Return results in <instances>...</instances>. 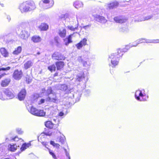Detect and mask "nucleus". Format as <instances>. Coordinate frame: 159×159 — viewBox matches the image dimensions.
Instances as JSON below:
<instances>
[{
  "label": "nucleus",
  "mask_w": 159,
  "mask_h": 159,
  "mask_svg": "<svg viewBox=\"0 0 159 159\" xmlns=\"http://www.w3.org/2000/svg\"><path fill=\"white\" fill-rule=\"evenodd\" d=\"M125 51V49H119L117 53H112L109 55L108 60L111 63V64H109V66L113 67L117 66L118 64L119 58L123 55V52Z\"/></svg>",
  "instance_id": "obj_1"
},
{
  "label": "nucleus",
  "mask_w": 159,
  "mask_h": 159,
  "mask_svg": "<svg viewBox=\"0 0 159 159\" xmlns=\"http://www.w3.org/2000/svg\"><path fill=\"white\" fill-rule=\"evenodd\" d=\"M36 7L33 1H26L20 4L19 9L22 13L30 11L35 9Z\"/></svg>",
  "instance_id": "obj_2"
},
{
  "label": "nucleus",
  "mask_w": 159,
  "mask_h": 159,
  "mask_svg": "<svg viewBox=\"0 0 159 159\" xmlns=\"http://www.w3.org/2000/svg\"><path fill=\"white\" fill-rule=\"evenodd\" d=\"M27 109L32 114L37 116H43L45 115V112L43 110H38L32 106L31 105L26 104Z\"/></svg>",
  "instance_id": "obj_3"
},
{
  "label": "nucleus",
  "mask_w": 159,
  "mask_h": 159,
  "mask_svg": "<svg viewBox=\"0 0 159 159\" xmlns=\"http://www.w3.org/2000/svg\"><path fill=\"white\" fill-rule=\"evenodd\" d=\"M135 96L136 99L140 101H146L148 98V96L145 93L144 89L137 90L135 94Z\"/></svg>",
  "instance_id": "obj_4"
},
{
  "label": "nucleus",
  "mask_w": 159,
  "mask_h": 159,
  "mask_svg": "<svg viewBox=\"0 0 159 159\" xmlns=\"http://www.w3.org/2000/svg\"><path fill=\"white\" fill-rule=\"evenodd\" d=\"M156 40H150L141 38L139 39L132 44H130L129 46H126L125 48L128 49L130 47H136L138 44L140 43L146 42L147 43H154Z\"/></svg>",
  "instance_id": "obj_5"
},
{
  "label": "nucleus",
  "mask_w": 159,
  "mask_h": 159,
  "mask_svg": "<svg viewBox=\"0 0 159 159\" xmlns=\"http://www.w3.org/2000/svg\"><path fill=\"white\" fill-rule=\"evenodd\" d=\"M77 60L81 63L84 67L87 68L90 67L91 63L88 61V58H85L83 56H79L78 57Z\"/></svg>",
  "instance_id": "obj_6"
},
{
  "label": "nucleus",
  "mask_w": 159,
  "mask_h": 159,
  "mask_svg": "<svg viewBox=\"0 0 159 159\" xmlns=\"http://www.w3.org/2000/svg\"><path fill=\"white\" fill-rule=\"evenodd\" d=\"M54 4L53 0H42L39 3L40 5L45 9H48L52 7Z\"/></svg>",
  "instance_id": "obj_7"
},
{
  "label": "nucleus",
  "mask_w": 159,
  "mask_h": 159,
  "mask_svg": "<svg viewBox=\"0 0 159 159\" xmlns=\"http://www.w3.org/2000/svg\"><path fill=\"white\" fill-rule=\"evenodd\" d=\"M113 20L116 23L122 24L126 22L127 20V18L123 16H119L115 17Z\"/></svg>",
  "instance_id": "obj_8"
},
{
  "label": "nucleus",
  "mask_w": 159,
  "mask_h": 159,
  "mask_svg": "<svg viewBox=\"0 0 159 159\" xmlns=\"http://www.w3.org/2000/svg\"><path fill=\"white\" fill-rule=\"evenodd\" d=\"M52 57L53 59L57 60H64L65 58V57L63 55L58 52H54L52 54Z\"/></svg>",
  "instance_id": "obj_9"
},
{
  "label": "nucleus",
  "mask_w": 159,
  "mask_h": 159,
  "mask_svg": "<svg viewBox=\"0 0 159 159\" xmlns=\"http://www.w3.org/2000/svg\"><path fill=\"white\" fill-rule=\"evenodd\" d=\"M46 101L47 102H53L56 104L58 103L59 102V99L56 94H53L52 95L48 96L46 98Z\"/></svg>",
  "instance_id": "obj_10"
},
{
  "label": "nucleus",
  "mask_w": 159,
  "mask_h": 159,
  "mask_svg": "<svg viewBox=\"0 0 159 159\" xmlns=\"http://www.w3.org/2000/svg\"><path fill=\"white\" fill-rule=\"evenodd\" d=\"M23 72L21 70H15L13 74V77L16 80H19L22 76Z\"/></svg>",
  "instance_id": "obj_11"
},
{
  "label": "nucleus",
  "mask_w": 159,
  "mask_h": 159,
  "mask_svg": "<svg viewBox=\"0 0 159 159\" xmlns=\"http://www.w3.org/2000/svg\"><path fill=\"white\" fill-rule=\"evenodd\" d=\"M77 33H74L73 34H70L68 36L64 39V42L65 44L67 46L70 43L72 42V39L74 37L76 36L77 35Z\"/></svg>",
  "instance_id": "obj_12"
},
{
  "label": "nucleus",
  "mask_w": 159,
  "mask_h": 159,
  "mask_svg": "<svg viewBox=\"0 0 159 159\" xmlns=\"http://www.w3.org/2000/svg\"><path fill=\"white\" fill-rule=\"evenodd\" d=\"M75 73L76 76V80L78 81H83L84 79V75L81 71H78V70H75Z\"/></svg>",
  "instance_id": "obj_13"
},
{
  "label": "nucleus",
  "mask_w": 159,
  "mask_h": 159,
  "mask_svg": "<svg viewBox=\"0 0 159 159\" xmlns=\"http://www.w3.org/2000/svg\"><path fill=\"white\" fill-rule=\"evenodd\" d=\"M93 16L95 20L100 23H104L107 21V20L103 16L98 15H93Z\"/></svg>",
  "instance_id": "obj_14"
},
{
  "label": "nucleus",
  "mask_w": 159,
  "mask_h": 159,
  "mask_svg": "<svg viewBox=\"0 0 159 159\" xmlns=\"http://www.w3.org/2000/svg\"><path fill=\"white\" fill-rule=\"evenodd\" d=\"M30 35L29 32L25 30H22L19 34V37L22 39H27Z\"/></svg>",
  "instance_id": "obj_15"
},
{
  "label": "nucleus",
  "mask_w": 159,
  "mask_h": 159,
  "mask_svg": "<svg viewBox=\"0 0 159 159\" xmlns=\"http://www.w3.org/2000/svg\"><path fill=\"white\" fill-rule=\"evenodd\" d=\"M26 93V91L25 89L21 90L18 94V99L20 101L23 100L25 98Z\"/></svg>",
  "instance_id": "obj_16"
},
{
  "label": "nucleus",
  "mask_w": 159,
  "mask_h": 159,
  "mask_svg": "<svg viewBox=\"0 0 159 159\" xmlns=\"http://www.w3.org/2000/svg\"><path fill=\"white\" fill-rule=\"evenodd\" d=\"M4 94L9 98V99H12L14 98V95L11 91L8 89H5L3 90Z\"/></svg>",
  "instance_id": "obj_17"
},
{
  "label": "nucleus",
  "mask_w": 159,
  "mask_h": 159,
  "mask_svg": "<svg viewBox=\"0 0 159 159\" xmlns=\"http://www.w3.org/2000/svg\"><path fill=\"white\" fill-rule=\"evenodd\" d=\"M119 5V3L118 2L115 1L112 2L107 4V7L109 9H113L116 8Z\"/></svg>",
  "instance_id": "obj_18"
},
{
  "label": "nucleus",
  "mask_w": 159,
  "mask_h": 159,
  "mask_svg": "<svg viewBox=\"0 0 159 159\" xmlns=\"http://www.w3.org/2000/svg\"><path fill=\"white\" fill-rule=\"evenodd\" d=\"M46 91V94L48 95H50L51 94H53L52 90L50 87H48V89L46 91L45 89L43 88L41 90V96H43L44 95V93H45Z\"/></svg>",
  "instance_id": "obj_19"
},
{
  "label": "nucleus",
  "mask_w": 159,
  "mask_h": 159,
  "mask_svg": "<svg viewBox=\"0 0 159 159\" xmlns=\"http://www.w3.org/2000/svg\"><path fill=\"white\" fill-rule=\"evenodd\" d=\"M60 90L65 92L66 93H70L72 89H69L67 85L65 84L60 85Z\"/></svg>",
  "instance_id": "obj_20"
},
{
  "label": "nucleus",
  "mask_w": 159,
  "mask_h": 159,
  "mask_svg": "<svg viewBox=\"0 0 159 159\" xmlns=\"http://www.w3.org/2000/svg\"><path fill=\"white\" fill-rule=\"evenodd\" d=\"M45 125L47 127L50 129L55 128L56 127V125L54 124L50 121L46 122Z\"/></svg>",
  "instance_id": "obj_21"
},
{
  "label": "nucleus",
  "mask_w": 159,
  "mask_h": 159,
  "mask_svg": "<svg viewBox=\"0 0 159 159\" xmlns=\"http://www.w3.org/2000/svg\"><path fill=\"white\" fill-rule=\"evenodd\" d=\"M74 6L77 9L83 7L84 4L83 3L80 1H76L74 2Z\"/></svg>",
  "instance_id": "obj_22"
},
{
  "label": "nucleus",
  "mask_w": 159,
  "mask_h": 159,
  "mask_svg": "<svg viewBox=\"0 0 159 159\" xmlns=\"http://www.w3.org/2000/svg\"><path fill=\"white\" fill-rule=\"evenodd\" d=\"M11 81L10 79H6L2 80L1 83V85L2 87H5L8 85Z\"/></svg>",
  "instance_id": "obj_23"
},
{
  "label": "nucleus",
  "mask_w": 159,
  "mask_h": 159,
  "mask_svg": "<svg viewBox=\"0 0 159 159\" xmlns=\"http://www.w3.org/2000/svg\"><path fill=\"white\" fill-rule=\"evenodd\" d=\"M31 40L34 43H37L40 42L42 39L41 37L38 35H34L31 38Z\"/></svg>",
  "instance_id": "obj_24"
},
{
  "label": "nucleus",
  "mask_w": 159,
  "mask_h": 159,
  "mask_svg": "<svg viewBox=\"0 0 159 159\" xmlns=\"http://www.w3.org/2000/svg\"><path fill=\"white\" fill-rule=\"evenodd\" d=\"M58 34L61 38H64L66 34V30L65 29H61L59 30Z\"/></svg>",
  "instance_id": "obj_25"
},
{
  "label": "nucleus",
  "mask_w": 159,
  "mask_h": 159,
  "mask_svg": "<svg viewBox=\"0 0 159 159\" xmlns=\"http://www.w3.org/2000/svg\"><path fill=\"white\" fill-rule=\"evenodd\" d=\"M57 69V70H60L63 68L64 66V63L63 61H58L56 63Z\"/></svg>",
  "instance_id": "obj_26"
},
{
  "label": "nucleus",
  "mask_w": 159,
  "mask_h": 159,
  "mask_svg": "<svg viewBox=\"0 0 159 159\" xmlns=\"http://www.w3.org/2000/svg\"><path fill=\"white\" fill-rule=\"evenodd\" d=\"M33 62L31 61H29L25 62L24 64V68L27 70L32 66Z\"/></svg>",
  "instance_id": "obj_27"
},
{
  "label": "nucleus",
  "mask_w": 159,
  "mask_h": 159,
  "mask_svg": "<svg viewBox=\"0 0 159 159\" xmlns=\"http://www.w3.org/2000/svg\"><path fill=\"white\" fill-rule=\"evenodd\" d=\"M31 144L30 143H23L20 149L21 151H24L25 149L31 146Z\"/></svg>",
  "instance_id": "obj_28"
},
{
  "label": "nucleus",
  "mask_w": 159,
  "mask_h": 159,
  "mask_svg": "<svg viewBox=\"0 0 159 159\" xmlns=\"http://www.w3.org/2000/svg\"><path fill=\"white\" fill-rule=\"evenodd\" d=\"M17 148V146L16 144H10L8 145V149L9 151L12 152H14Z\"/></svg>",
  "instance_id": "obj_29"
},
{
  "label": "nucleus",
  "mask_w": 159,
  "mask_h": 159,
  "mask_svg": "<svg viewBox=\"0 0 159 159\" xmlns=\"http://www.w3.org/2000/svg\"><path fill=\"white\" fill-rule=\"evenodd\" d=\"M48 25L46 24L43 23H42L39 26V28L41 30H46L48 28Z\"/></svg>",
  "instance_id": "obj_30"
},
{
  "label": "nucleus",
  "mask_w": 159,
  "mask_h": 159,
  "mask_svg": "<svg viewBox=\"0 0 159 159\" xmlns=\"http://www.w3.org/2000/svg\"><path fill=\"white\" fill-rule=\"evenodd\" d=\"M84 18V16L83 14L80 12H78L76 15V18L77 23L79 24V21L81 19Z\"/></svg>",
  "instance_id": "obj_31"
},
{
  "label": "nucleus",
  "mask_w": 159,
  "mask_h": 159,
  "mask_svg": "<svg viewBox=\"0 0 159 159\" xmlns=\"http://www.w3.org/2000/svg\"><path fill=\"white\" fill-rule=\"evenodd\" d=\"M0 51L1 54L4 57H7L8 53L6 50L4 48H2L0 49Z\"/></svg>",
  "instance_id": "obj_32"
},
{
  "label": "nucleus",
  "mask_w": 159,
  "mask_h": 159,
  "mask_svg": "<svg viewBox=\"0 0 159 159\" xmlns=\"http://www.w3.org/2000/svg\"><path fill=\"white\" fill-rule=\"evenodd\" d=\"M22 50V48L20 46H19L15 49L13 52V54L14 55H18L20 54Z\"/></svg>",
  "instance_id": "obj_33"
},
{
  "label": "nucleus",
  "mask_w": 159,
  "mask_h": 159,
  "mask_svg": "<svg viewBox=\"0 0 159 159\" xmlns=\"http://www.w3.org/2000/svg\"><path fill=\"white\" fill-rule=\"evenodd\" d=\"M152 16H150V15L148 16L145 17V18L142 17V18H141L139 19H138L137 20V21L139 22V21H144L145 20H149L150 19H151V18L152 17Z\"/></svg>",
  "instance_id": "obj_34"
},
{
  "label": "nucleus",
  "mask_w": 159,
  "mask_h": 159,
  "mask_svg": "<svg viewBox=\"0 0 159 159\" xmlns=\"http://www.w3.org/2000/svg\"><path fill=\"white\" fill-rule=\"evenodd\" d=\"M78 25V23L75 25L74 27L73 26L68 25L67 26V28L68 29L71 31H74L77 29Z\"/></svg>",
  "instance_id": "obj_35"
},
{
  "label": "nucleus",
  "mask_w": 159,
  "mask_h": 159,
  "mask_svg": "<svg viewBox=\"0 0 159 159\" xmlns=\"http://www.w3.org/2000/svg\"><path fill=\"white\" fill-rule=\"evenodd\" d=\"M56 66L55 65H52L48 67V69L51 72L53 71H55L56 70Z\"/></svg>",
  "instance_id": "obj_36"
},
{
  "label": "nucleus",
  "mask_w": 159,
  "mask_h": 159,
  "mask_svg": "<svg viewBox=\"0 0 159 159\" xmlns=\"http://www.w3.org/2000/svg\"><path fill=\"white\" fill-rule=\"evenodd\" d=\"M68 113L67 109H65V110L63 111H61L59 113V115L60 116H62L64 114L66 115Z\"/></svg>",
  "instance_id": "obj_37"
},
{
  "label": "nucleus",
  "mask_w": 159,
  "mask_h": 159,
  "mask_svg": "<svg viewBox=\"0 0 159 159\" xmlns=\"http://www.w3.org/2000/svg\"><path fill=\"white\" fill-rule=\"evenodd\" d=\"M129 30L128 28L126 27H123V28H120L119 29L120 31L123 32H128Z\"/></svg>",
  "instance_id": "obj_38"
},
{
  "label": "nucleus",
  "mask_w": 159,
  "mask_h": 159,
  "mask_svg": "<svg viewBox=\"0 0 159 159\" xmlns=\"http://www.w3.org/2000/svg\"><path fill=\"white\" fill-rule=\"evenodd\" d=\"M60 40L59 38L58 37H55L54 38V40L55 41V44L56 46H58L59 43V40Z\"/></svg>",
  "instance_id": "obj_39"
},
{
  "label": "nucleus",
  "mask_w": 159,
  "mask_h": 159,
  "mask_svg": "<svg viewBox=\"0 0 159 159\" xmlns=\"http://www.w3.org/2000/svg\"><path fill=\"white\" fill-rule=\"evenodd\" d=\"M65 137L64 135L62 136H61L59 139L58 141L61 142L62 144H64L65 142Z\"/></svg>",
  "instance_id": "obj_40"
},
{
  "label": "nucleus",
  "mask_w": 159,
  "mask_h": 159,
  "mask_svg": "<svg viewBox=\"0 0 159 159\" xmlns=\"http://www.w3.org/2000/svg\"><path fill=\"white\" fill-rule=\"evenodd\" d=\"M87 39H86L84 38L82 40H81L80 42V43L83 46H85L87 44Z\"/></svg>",
  "instance_id": "obj_41"
},
{
  "label": "nucleus",
  "mask_w": 159,
  "mask_h": 159,
  "mask_svg": "<svg viewBox=\"0 0 159 159\" xmlns=\"http://www.w3.org/2000/svg\"><path fill=\"white\" fill-rule=\"evenodd\" d=\"M12 142L13 141H20L21 142H23V140L21 138H19L17 137L16 136L14 138H12Z\"/></svg>",
  "instance_id": "obj_42"
},
{
  "label": "nucleus",
  "mask_w": 159,
  "mask_h": 159,
  "mask_svg": "<svg viewBox=\"0 0 159 159\" xmlns=\"http://www.w3.org/2000/svg\"><path fill=\"white\" fill-rule=\"evenodd\" d=\"M12 138L11 137V135L9 134L6 137L5 141L6 142L10 141L12 142Z\"/></svg>",
  "instance_id": "obj_43"
},
{
  "label": "nucleus",
  "mask_w": 159,
  "mask_h": 159,
  "mask_svg": "<svg viewBox=\"0 0 159 159\" xmlns=\"http://www.w3.org/2000/svg\"><path fill=\"white\" fill-rule=\"evenodd\" d=\"M49 152L50 154L52 156V157L54 159H57L55 154L53 153L52 151L49 149Z\"/></svg>",
  "instance_id": "obj_44"
},
{
  "label": "nucleus",
  "mask_w": 159,
  "mask_h": 159,
  "mask_svg": "<svg viewBox=\"0 0 159 159\" xmlns=\"http://www.w3.org/2000/svg\"><path fill=\"white\" fill-rule=\"evenodd\" d=\"M68 17L67 14H63L61 15L60 18L62 20H65Z\"/></svg>",
  "instance_id": "obj_45"
},
{
  "label": "nucleus",
  "mask_w": 159,
  "mask_h": 159,
  "mask_svg": "<svg viewBox=\"0 0 159 159\" xmlns=\"http://www.w3.org/2000/svg\"><path fill=\"white\" fill-rule=\"evenodd\" d=\"M16 131L18 134H21L23 133V131L22 130V129L20 128H17L16 129Z\"/></svg>",
  "instance_id": "obj_46"
},
{
  "label": "nucleus",
  "mask_w": 159,
  "mask_h": 159,
  "mask_svg": "<svg viewBox=\"0 0 159 159\" xmlns=\"http://www.w3.org/2000/svg\"><path fill=\"white\" fill-rule=\"evenodd\" d=\"M11 68L9 66H8L6 68L2 67L0 68V72L1 71H7L9 70Z\"/></svg>",
  "instance_id": "obj_47"
},
{
  "label": "nucleus",
  "mask_w": 159,
  "mask_h": 159,
  "mask_svg": "<svg viewBox=\"0 0 159 159\" xmlns=\"http://www.w3.org/2000/svg\"><path fill=\"white\" fill-rule=\"evenodd\" d=\"M76 46L78 49H80L83 47V45L79 42L76 44Z\"/></svg>",
  "instance_id": "obj_48"
},
{
  "label": "nucleus",
  "mask_w": 159,
  "mask_h": 159,
  "mask_svg": "<svg viewBox=\"0 0 159 159\" xmlns=\"http://www.w3.org/2000/svg\"><path fill=\"white\" fill-rule=\"evenodd\" d=\"M4 150H3L2 151H1V149H0V156H2L4 155L5 153L4 152L5 149L6 148V147L5 146H4Z\"/></svg>",
  "instance_id": "obj_49"
},
{
  "label": "nucleus",
  "mask_w": 159,
  "mask_h": 159,
  "mask_svg": "<svg viewBox=\"0 0 159 159\" xmlns=\"http://www.w3.org/2000/svg\"><path fill=\"white\" fill-rule=\"evenodd\" d=\"M90 93V91L89 89L86 90L85 91V95L86 96L89 95Z\"/></svg>",
  "instance_id": "obj_50"
},
{
  "label": "nucleus",
  "mask_w": 159,
  "mask_h": 159,
  "mask_svg": "<svg viewBox=\"0 0 159 159\" xmlns=\"http://www.w3.org/2000/svg\"><path fill=\"white\" fill-rule=\"evenodd\" d=\"M41 143L42 144V145L45 146L46 148H47L49 149L47 147V146H48V143L47 142H41Z\"/></svg>",
  "instance_id": "obj_51"
},
{
  "label": "nucleus",
  "mask_w": 159,
  "mask_h": 159,
  "mask_svg": "<svg viewBox=\"0 0 159 159\" xmlns=\"http://www.w3.org/2000/svg\"><path fill=\"white\" fill-rule=\"evenodd\" d=\"M45 100L44 99H41L38 102V104L39 105L41 104L42 103H44L45 102Z\"/></svg>",
  "instance_id": "obj_52"
},
{
  "label": "nucleus",
  "mask_w": 159,
  "mask_h": 159,
  "mask_svg": "<svg viewBox=\"0 0 159 159\" xmlns=\"http://www.w3.org/2000/svg\"><path fill=\"white\" fill-rule=\"evenodd\" d=\"M0 99L1 100L4 101L6 99V98L2 95H0Z\"/></svg>",
  "instance_id": "obj_53"
},
{
  "label": "nucleus",
  "mask_w": 159,
  "mask_h": 159,
  "mask_svg": "<svg viewBox=\"0 0 159 159\" xmlns=\"http://www.w3.org/2000/svg\"><path fill=\"white\" fill-rule=\"evenodd\" d=\"M6 75V74L5 72H3L0 74V80L1 78H2Z\"/></svg>",
  "instance_id": "obj_54"
},
{
  "label": "nucleus",
  "mask_w": 159,
  "mask_h": 159,
  "mask_svg": "<svg viewBox=\"0 0 159 159\" xmlns=\"http://www.w3.org/2000/svg\"><path fill=\"white\" fill-rule=\"evenodd\" d=\"M65 154L66 156L68 158V159H70L69 152H66Z\"/></svg>",
  "instance_id": "obj_55"
},
{
  "label": "nucleus",
  "mask_w": 159,
  "mask_h": 159,
  "mask_svg": "<svg viewBox=\"0 0 159 159\" xmlns=\"http://www.w3.org/2000/svg\"><path fill=\"white\" fill-rule=\"evenodd\" d=\"M7 19L8 22H10V21L11 20V18L10 16H9L7 15Z\"/></svg>",
  "instance_id": "obj_56"
},
{
  "label": "nucleus",
  "mask_w": 159,
  "mask_h": 159,
  "mask_svg": "<svg viewBox=\"0 0 159 159\" xmlns=\"http://www.w3.org/2000/svg\"><path fill=\"white\" fill-rule=\"evenodd\" d=\"M56 143H55L53 141H50V144L53 145V146H54Z\"/></svg>",
  "instance_id": "obj_57"
},
{
  "label": "nucleus",
  "mask_w": 159,
  "mask_h": 159,
  "mask_svg": "<svg viewBox=\"0 0 159 159\" xmlns=\"http://www.w3.org/2000/svg\"><path fill=\"white\" fill-rule=\"evenodd\" d=\"M60 145L58 143H56L54 147H56V148H58L59 147Z\"/></svg>",
  "instance_id": "obj_58"
},
{
  "label": "nucleus",
  "mask_w": 159,
  "mask_h": 159,
  "mask_svg": "<svg viewBox=\"0 0 159 159\" xmlns=\"http://www.w3.org/2000/svg\"><path fill=\"white\" fill-rule=\"evenodd\" d=\"M156 40L155 42L154 43H159V40L157 39V40Z\"/></svg>",
  "instance_id": "obj_59"
},
{
  "label": "nucleus",
  "mask_w": 159,
  "mask_h": 159,
  "mask_svg": "<svg viewBox=\"0 0 159 159\" xmlns=\"http://www.w3.org/2000/svg\"><path fill=\"white\" fill-rule=\"evenodd\" d=\"M63 149H64V151H65V153H66V152H68L67 151L66 149V148H63Z\"/></svg>",
  "instance_id": "obj_60"
},
{
  "label": "nucleus",
  "mask_w": 159,
  "mask_h": 159,
  "mask_svg": "<svg viewBox=\"0 0 159 159\" xmlns=\"http://www.w3.org/2000/svg\"><path fill=\"white\" fill-rule=\"evenodd\" d=\"M36 97H41V96H40L38 94H36Z\"/></svg>",
  "instance_id": "obj_61"
},
{
  "label": "nucleus",
  "mask_w": 159,
  "mask_h": 159,
  "mask_svg": "<svg viewBox=\"0 0 159 159\" xmlns=\"http://www.w3.org/2000/svg\"><path fill=\"white\" fill-rule=\"evenodd\" d=\"M40 136H39L38 137V141H40Z\"/></svg>",
  "instance_id": "obj_62"
},
{
  "label": "nucleus",
  "mask_w": 159,
  "mask_h": 159,
  "mask_svg": "<svg viewBox=\"0 0 159 159\" xmlns=\"http://www.w3.org/2000/svg\"><path fill=\"white\" fill-rule=\"evenodd\" d=\"M88 26H89V25H86V26H85L84 28L85 29H86L87 28V27H88Z\"/></svg>",
  "instance_id": "obj_63"
},
{
  "label": "nucleus",
  "mask_w": 159,
  "mask_h": 159,
  "mask_svg": "<svg viewBox=\"0 0 159 159\" xmlns=\"http://www.w3.org/2000/svg\"><path fill=\"white\" fill-rule=\"evenodd\" d=\"M40 54V53L39 52H38L37 53V55H39Z\"/></svg>",
  "instance_id": "obj_64"
}]
</instances>
